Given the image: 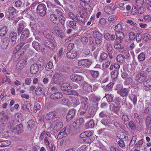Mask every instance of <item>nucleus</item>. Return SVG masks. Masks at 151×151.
I'll return each mask as SVG.
<instances>
[{
    "instance_id": "nucleus-1",
    "label": "nucleus",
    "mask_w": 151,
    "mask_h": 151,
    "mask_svg": "<svg viewBox=\"0 0 151 151\" xmlns=\"http://www.w3.org/2000/svg\"><path fill=\"white\" fill-rule=\"evenodd\" d=\"M55 11L58 17L55 14H52L50 15V19L53 23L58 24L60 22L62 24H64L65 22V19L63 17L62 12L60 10L56 9Z\"/></svg>"
},
{
    "instance_id": "nucleus-2",
    "label": "nucleus",
    "mask_w": 151,
    "mask_h": 151,
    "mask_svg": "<svg viewBox=\"0 0 151 151\" xmlns=\"http://www.w3.org/2000/svg\"><path fill=\"white\" fill-rule=\"evenodd\" d=\"M89 104L88 100L86 97L81 98V106L78 111L81 114H83L88 111Z\"/></svg>"
},
{
    "instance_id": "nucleus-3",
    "label": "nucleus",
    "mask_w": 151,
    "mask_h": 151,
    "mask_svg": "<svg viewBox=\"0 0 151 151\" xmlns=\"http://www.w3.org/2000/svg\"><path fill=\"white\" fill-rule=\"evenodd\" d=\"M147 75L144 71H141L136 75L135 80L138 83L143 82L147 77Z\"/></svg>"
},
{
    "instance_id": "nucleus-4",
    "label": "nucleus",
    "mask_w": 151,
    "mask_h": 151,
    "mask_svg": "<svg viewBox=\"0 0 151 151\" xmlns=\"http://www.w3.org/2000/svg\"><path fill=\"white\" fill-rule=\"evenodd\" d=\"M93 35L95 38V42L96 44L99 45L101 42L102 35L98 31H93Z\"/></svg>"
},
{
    "instance_id": "nucleus-5",
    "label": "nucleus",
    "mask_w": 151,
    "mask_h": 151,
    "mask_svg": "<svg viewBox=\"0 0 151 151\" xmlns=\"http://www.w3.org/2000/svg\"><path fill=\"white\" fill-rule=\"evenodd\" d=\"M25 44L24 42H22L20 43L19 44L17 45L16 46L15 49L14 51V53L15 54V56H17V59L16 60H17L19 59L22 55V54L21 52H19V50L21 49V48L24 46Z\"/></svg>"
},
{
    "instance_id": "nucleus-6",
    "label": "nucleus",
    "mask_w": 151,
    "mask_h": 151,
    "mask_svg": "<svg viewBox=\"0 0 151 151\" xmlns=\"http://www.w3.org/2000/svg\"><path fill=\"white\" fill-rule=\"evenodd\" d=\"M47 9L46 6L44 4H40L38 5L37 8V12L41 16H43L45 14Z\"/></svg>"
},
{
    "instance_id": "nucleus-7",
    "label": "nucleus",
    "mask_w": 151,
    "mask_h": 151,
    "mask_svg": "<svg viewBox=\"0 0 151 151\" xmlns=\"http://www.w3.org/2000/svg\"><path fill=\"white\" fill-rule=\"evenodd\" d=\"M2 113L3 116L0 118V126L1 127H6V123L9 118V116L7 114H4Z\"/></svg>"
},
{
    "instance_id": "nucleus-8",
    "label": "nucleus",
    "mask_w": 151,
    "mask_h": 151,
    "mask_svg": "<svg viewBox=\"0 0 151 151\" xmlns=\"http://www.w3.org/2000/svg\"><path fill=\"white\" fill-rule=\"evenodd\" d=\"M84 119L82 118L77 119L73 123V127L76 129L81 127L82 124L84 122Z\"/></svg>"
},
{
    "instance_id": "nucleus-9",
    "label": "nucleus",
    "mask_w": 151,
    "mask_h": 151,
    "mask_svg": "<svg viewBox=\"0 0 151 151\" xmlns=\"http://www.w3.org/2000/svg\"><path fill=\"white\" fill-rule=\"evenodd\" d=\"M44 44L46 47L51 49H54L56 45L55 41L53 40L51 41L49 40H46L45 41Z\"/></svg>"
},
{
    "instance_id": "nucleus-10",
    "label": "nucleus",
    "mask_w": 151,
    "mask_h": 151,
    "mask_svg": "<svg viewBox=\"0 0 151 151\" xmlns=\"http://www.w3.org/2000/svg\"><path fill=\"white\" fill-rule=\"evenodd\" d=\"M17 34L14 32H12L9 35V44L11 45H14L16 42L17 40Z\"/></svg>"
},
{
    "instance_id": "nucleus-11",
    "label": "nucleus",
    "mask_w": 151,
    "mask_h": 151,
    "mask_svg": "<svg viewBox=\"0 0 151 151\" xmlns=\"http://www.w3.org/2000/svg\"><path fill=\"white\" fill-rule=\"evenodd\" d=\"M91 64V62L88 59L78 60V65L80 66L88 68Z\"/></svg>"
},
{
    "instance_id": "nucleus-12",
    "label": "nucleus",
    "mask_w": 151,
    "mask_h": 151,
    "mask_svg": "<svg viewBox=\"0 0 151 151\" xmlns=\"http://www.w3.org/2000/svg\"><path fill=\"white\" fill-rule=\"evenodd\" d=\"M81 87L84 91H91L92 90L91 86L85 81L82 83Z\"/></svg>"
},
{
    "instance_id": "nucleus-13",
    "label": "nucleus",
    "mask_w": 151,
    "mask_h": 151,
    "mask_svg": "<svg viewBox=\"0 0 151 151\" xmlns=\"http://www.w3.org/2000/svg\"><path fill=\"white\" fill-rule=\"evenodd\" d=\"M70 78L72 81L75 82L80 81L83 79L82 76L76 74H72L70 76Z\"/></svg>"
},
{
    "instance_id": "nucleus-14",
    "label": "nucleus",
    "mask_w": 151,
    "mask_h": 151,
    "mask_svg": "<svg viewBox=\"0 0 151 151\" xmlns=\"http://www.w3.org/2000/svg\"><path fill=\"white\" fill-rule=\"evenodd\" d=\"M29 31L28 29L26 28L23 30L22 32L20 37L21 41H23L27 38L29 36Z\"/></svg>"
},
{
    "instance_id": "nucleus-15",
    "label": "nucleus",
    "mask_w": 151,
    "mask_h": 151,
    "mask_svg": "<svg viewBox=\"0 0 151 151\" xmlns=\"http://www.w3.org/2000/svg\"><path fill=\"white\" fill-rule=\"evenodd\" d=\"M116 38V41H118L120 43L122 42L123 41V39L124 37V33L122 32H119L115 33Z\"/></svg>"
},
{
    "instance_id": "nucleus-16",
    "label": "nucleus",
    "mask_w": 151,
    "mask_h": 151,
    "mask_svg": "<svg viewBox=\"0 0 151 151\" xmlns=\"http://www.w3.org/2000/svg\"><path fill=\"white\" fill-rule=\"evenodd\" d=\"M39 66L36 63L32 64L30 68V73L32 74H36L39 70Z\"/></svg>"
},
{
    "instance_id": "nucleus-17",
    "label": "nucleus",
    "mask_w": 151,
    "mask_h": 151,
    "mask_svg": "<svg viewBox=\"0 0 151 151\" xmlns=\"http://www.w3.org/2000/svg\"><path fill=\"white\" fill-rule=\"evenodd\" d=\"M33 47L37 51H44V48L42 47L39 43L36 42L34 41L32 43Z\"/></svg>"
},
{
    "instance_id": "nucleus-18",
    "label": "nucleus",
    "mask_w": 151,
    "mask_h": 151,
    "mask_svg": "<svg viewBox=\"0 0 151 151\" xmlns=\"http://www.w3.org/2000/svg\"><path fill=\"white\" fill-rule=\"evenodd\" d=\"M125 3L123 2L120 0H118L115 3V5L122 10H124L126 7Z\"/></svg>"
},
{
    "instance_id": "nucleus-19",
    "label": "nucleus",
    "mask_w": 151,
    "mask_h": 151,
    "mask_svg": "<svg viewBox=\"0 0 151 151\" xmlns=\"http://www.w3.org/2000/svg\"><path fill=\"white\" fill-rule=\"evenodd\" d=\"M128 92L129 90L128 89L125 88L120 89L117 91V93L122 97L127 96Z\"/></svg>"
},
{
    "instance_id": "nucleus-20",
    "label": "nucleus",
    "mask_w": 151,
    "mask_h": 151,
    "mask_svg": "<svg viewBox=\"0 0 151 151\" xmlns=\"http://www.w3.org/2000/svg\"><path fill=\"white\" fill-rule=\"evenodd\" d=\"M63 97L62 93L59 92H55L52 94L50 96V98L52 99H58Z\"/></svg>"
},
{
    "instance_id": "nucleus-21",
    "label": "nucleus",
    "mask_w": 151,
    "mask_h": 151,
    "mask_svg": "<svg viewBox=\"0 0 151 151\" xmlns=\"http://www.w3.org/2000/svg\"><path fill=\"white\" fill-rule=\"evenodd\" d=\"M63 126V123L62 122H57L56 125L53 128V131L54 133L58 132L62 128Z\"/></svg>"
},
{
    "instance_id": "nucleus-22",
    "label": "nucleus",
    "mask_w": 151,
    "mask_h": 151,
    "mask_svg": "<svg viewBox=\"0 0 151 151\" xmlns=\"http://www.w3.org/2000/svg\"><path fill=\"white\" fill-rule=\"evenodd\" d=\"M77 56V53L75 51H69L66 53V56L69 59H73L76 57Z\"/></svg>"
},
{
    "instance_id": "nucleus-23",
    "label": "nucleus",
    "mask_w": 151,
    "mask_h": 151,
    "mask_svg": "<svg viewBox=\"0 0 151 151\" xmlns=\"http://www.w3.org/2000/svg\"><path fill=\"white\" fill-rule=\"evenodd\" d=\"M26 63V61L22 60L19 61L16 65V68L19 70H21L23 69Z\"/></svg>"
},
{
    "instance_id": "nucleus-24",
    "label": "nucleus",
    "mask_w": 151,
    "mask_h": 151,
    "mask_svg": "<svg viewBox=\"0 0 151 151\" xmlns=\"http://www.w3.org/2000/svg\"><path fill=\"white\" fill-rule=\"evenodd\" d=\"M54 29L56 34L61 38L63 37L64 34L62 32L60 27L58 26H55L54 27Z\"/></svg>"
},
{
    "instance_id": "nucleus-25",
    "label": "nucleus",
    "mask_w": 151,
    "mask_h": 151,
    "mask_svg": "<svg viewBox=\"0 0 151 151\" xmlns=\"http://www.w3.org/2000/svg\"><path fill=\"white\" fill-rule=\"evenodd\" d=\"M61 89L63 91L70 90L71 89V87L69 83H66L62 84L60 86Z\"/></svg>"
},
{
    "instance_id": "nucleus-26",
    "label": "nucleus",
    "mask_w": 151,
    "mask_h": 151,
    "mask_svg": "<svg viewBox=\"0 0 151 151\" xmlns=\"http://www.w3.org/2000/svg\"><path fill=\"white\" fill-rule=\"evenodd\" d=\"M98 134L101 136L103 137L108 135V132L105 128L101 129L97 131Z\"/></svg>"
},
{
    "instance_id": "nucleus-27",
    "label": "nucleus",
    "mask_w": 151,
    "mask_h": 151,
    "mask_svg": "<svg viewBox=\"0 0 151 151\" xmlns=\"http://www.w3.org/2000/svg\"><path fill=\"white\" fill-rule=\"evenodd\" d=\"M75 21L76 22H79L81 23L84 24L85 23V18L79 14H78L76 16Z\"/></svg>"
},
{
    "instance_id": "nucleus-28",
    "label": "nucleus",
    "mask_w": 151,
    "mask_h": 151,
    "mask_svg": "<svg viewBox=\"0 0 151 151\" xmlns=\"http://www.w3.org/2000/svg\"><path fill=\"white\" fill-rule=\"evenodd\" d=\"M118 74V72L117 70H113L111 73V78L114 81H117Z\"/></svg>"
},
{
    "instance_id": "nucleus-29",
    "label": "nucleus",
    "mask_w": 151,
    "mask_h": 151,
    "mask_svg": "<svg viewBox=\"0 0 151 151\" xmlns=\"http://www.w3.org/2000/svg\"><path fill=\"white\" fill-rule=\"evenodd\" d=\"M57 113L55 111H53L48 113L46 116L47 119L50 120L55 117Z\"/></svg>"
},
{
    "instance_id": "nucleus-30",
    "label": "nucleus",
    "mask_w": 151,
    "mask_h": 151,
    "mask_svg": "<svg viewBox=\"0 0 151 151\" xmlns=\"http://www.w3.org/2000/svg\"><path fill=\"white\" fill-rule=\"evenodd\" d=\"M11 144V142L10 141L0 140V147H4L8 146Z\"/></svg>"
},
{
    "instance_id": "nucleus-31",
    "label": "nucleus",
    "mask_w": 151,
    "mask_h": 151,
    "mask_svg": "<svg viewBox=\"0 0 151 151\" xmlns=\"http://www.w3.org/2000/svg\"><path fill=\"white\" fill-rule=\"evenodd\" d=\"M76 111L75 109H71L69 111L66 116L67 119L68 120H70L75 115Z\"/></svg>"
},
{
    "instance_id": "nucleus-32",
    "label": "nucleus",
    "mask_w": 151,
    "mask_h": 151,
    "mask_svg": "<svg viewBox=\"0 0 151 151\" xmlns=\"http://www.w3.org/2000/svg\"><path fill=\"white\" fill-rule=\"evenodd\" d=\"M92 134V133L90 131H88L83 132L80 135V137L82 138L88 137Z\"/></svg>"
},
{
    "instance_id": "nucleus-33",
    "label": "nucleus",
    "mask_w": 151,
    "mask_h": 151,
    "mask_svg": "<svg viewBox=\"0 0 151 151\" xmlns=\"http://www.w3.org/2000/svg\"><path fill=\"white\" fill-rule=\"evenodd\" d=\"M8 32L7 27L4 26L2 27L0 29V36L1 37L5 36Z\"/></svg>"
},
{
    "instance_id": "nucleus-34",
    "label": "nucleus",
    "mask_w": 151,
    "mask_h": 151,
    "mask_svg": "<svg viewBox=\"0 0 151 151\" xmlns=\"http://www.w3.org/2000/svg\"><path fill=\"white\" fill-rule=\"evenodd\" d=\"M85 126L86 128L87 129L93 128L95 126V124L94 123L93 120L91 119L89 121L87 122L85 124Z\"/></svg>"
},
{
    "instance_id": "nucleus-35",
    "label": "nucleus",
    "mask_w": 151,
    "mask_h": 151,
    "mask_svg": "<svg viewBox=\"0 0 151 151\" xmlns=\"http://www.w3.org/2000/svg\"><path fill=\"white\" fill-rule=\"evenodd\" d=\"M43 34L45 37L47 39H49L52 37L51 32L49 29L45 30L44 31Z\"/></svg>"
},
{
    "instance_id": "nucleus-36",
    "label": "nucleus",
    "mask_w": 151,
    "mask_h": 151,
    "mask_svg": "<svg viewBox=\"0 0 151 151\" xmlns=\"http://www.w3.org/2000/svg\"><path fill=\"white\" fill-rule=\"evenodd\" d=\"M122 25L123 24L122 23H119L115 26L114 29L115 33L121 32L120 31H122L123 29Z\"/></svg>"
},
{
    "instance_id": "nucleus-37",
    "label": "nucleus",
    "mask_w": 151,
    "mask_h": 151,
    "mask_svg": "<svg viewBox=\"0 0 151 151\" xmlns=\"http://www.w3.org/2000/svg\"><path fill=\"white\" fill-rule=\"evenodd\" d=\"M23 128V125L21 124H19L14 127V130H15V132L19 134L21 133Z\"/></svg>"
},
{
    "instance_id": "nucleus-38",
    "label": "nucleus",
    "mask_w": 151,
    "mask_h": 151,
    "mask_svg": "<svg viewBox=\"0 0 151 151\" xmlns=\"http://www.w3.org/2000/svg\"><path fill=\"white\" fill-rule=\"evenodd\" d=\"M35 125V122L33 119L29 120L27 122V127L30 129H32L34 127Z\"/></svg>"
},
{
    "instance_id": "nucleus-39",
    "label": "nucleus",
    "mask_w": 151,
    "mask_h": 151,
    "mask_svg": "<svg viewBox=\"0 0 151 151\" xmlns=\"http://www.w3.org/2000/svg\"><path fill=\"white\" fill-rule=\"evenodd\" d=\"M9 42L8 43L6 39V38H4L2 40V45L1 47L3 49H5L7 48Z\"/></svg>"
},
{
    "instance_id": "nucleus-40",
    "label": "nucleus",
    "mask_w": 151,
    "mask_h": 151,
    "mask_svg": "<svg viewBox=\"0 0 151 151\" xmlns=\"http://www.w3.org/2000/svg\"><path fill=\"white\" fill-rule=\"evenodd\" d=\"M143 37L146 42H149L151 40V35L147 33H145L143 35Z\"/></svg>"
},
{
    "instance_id": "nucleus-41",
    "label": "nucleus",
    "mask_w": 151,
    "mask_h": 151,
    "mask_svg": "<svg viewBox=\"0 0 151 151\" xmlns=\"http://www.w3.org/2000/svg\"><path fill=\"white\" fill-rule=\"evenodd\" d=\"M129 97L131 100L132 102L134 105H135L137 101V96L135 95L131 94L130 95Z\"/></svg>"
},
{
    "instance_id": "nucleus-42",
    "label": "nucleus",
    "mask_w": 151,
    "mask_h": 151,
    "mask_svg": "<svg viewBox=\"0 0 151 151\" xmlns=\"http://www.w3.org/2000/svg\"><path fill=\"white\" fill-rule=\"evenodd\" d=\"M61 104L65 105L70 106L71 105L70 101L67 99H64L61 101Z\"/></svg>"
},
{
    "instance_id": "nucleus-43",
    "label": "nucleus",
    "mask_w": 151,
    "mask_h": 151,
    "mask_svg": "<svg viewBox=\"0 0 151 151\" xmlns=\"http://www.w3.org/2000/svg\"><path fill=\"white\" fill-rule=\"evenodd\" d=\"M143 12V11L142 12H140V10L139 9H137V7L136 6H134L132 8V13L133 14H135L137 13H138L139 14H141Z\"/></svg>"
},
{
    "instance_id": "nucleus-44",
    "label": "nucleus",
    "mask_w": 151,
    "mask_h": 151,
    "mask_svg": "<svg viewBox=\"0 0 151 151\" xmlns=\"http://www.w3.org/2000/svg\"><path fill=\"white\" fill-rule=\"evenodd\" d=\"M128 41L130 42L134 40L136 37L134 33L133 32H129L128 34Z\"/></svg>"
},
{
    "instance_id": "nucleus-45",
    "label": "nucleus",
    "mask_w": 151,
    "mask_h": 151,
    "mask_svg": "<svg viewBox=\"0 0 151 151\" xmlns=\"http://www.w3.org/2000/svg\"><path fill=\"white\" fill-rule=\"evenodd\" d=\"M69 24H70L69 27L72 28L75 30L77 29L78 27L76 25V23L74 21H70Z\"/></svg>"
},
{
    "instance_id": "nucleus-46",
    "label": "nucleus",
    "mask_w": 151,
    "mask_h": 151,
    "mask_svg": "<svg viewBox=\"0 0 151 151\" xmlns=\"http://www.w3.org/2000/svg\"><path fill=\"white\" fill-rule=\"evenodd\" d=\"M114 83L112 82H110L109 84L107 85L104 88V89L106 91H109L111 90L113 85Z\"/></svg>"
},
{
    "instance_id": "nucleus-47",
    "label": "nucleus",
    "mask_w": 151,
    "mask_h": 151,
    "mask_svg": "<svg viewBox=\"0 0 151 151\" xmlns=\"http://www.w3.org/2000/svg\"><path fill=\"white\" fill-rule=\"evenodd\" d=\"M143 84L144 87L148 88L151 86V79H150L144 82Z\"/></svg>"
},
{
    "instance_id": "nucleus-48",
    "label": "nucleus",
    "mask_w": 151,
    "mask_h": 151,
    "mask_svg": "<svg viewBox=\"0 0 151 151\" xmlns=\"http://www.w3.org/2000/svg\"><path fill=\"white\" fill-rule=\"evenodd\" d=\"M61 74L57 73H55L53 76L52 80L54 82H55L61 76Z\"/></svg>"
},
{
    "instance_id": "nucleus-49",
    "label": "nucleus",
    "mask_w": 151,
    "mask_h": 151,
    "mask_svg": "<svg viewBox=\"0 0 151 151\" xmlns=\"http://www.w3.org/2000/svg\"><path fill=\"white\" fill-rule=\"evenodd\" d=\"M107 57L108 55L106 53H103L101 55L99 60L100 62H102L105 60Z\"/></svg>"
},
{
    "instance_id": "nucleus-50",
    "label": "nucleus",
    "mask_w": 151,
    "mask_h": 151,
    "mask_svg": "<svg viewBox=\"0 0 151 151\" xmlns=\"http://www.w3.org/2000/svg\"><path fill=\"white\" fill-rule=\"evenodd\" d=\"M72 103L73 106L75 107L80 104L79 101L78 99L75 98H73L72 99Z\"/></svg>"
},
{
    "instance_id": "nucleus-51",
    "label": "nucleus",
    "mask_w": 151,
    "mask_h": 151,
    "mask_svg": "<svg viewBox=\"0 0 151 151\" xmlns=\"http://www.w3.org/2000/svg\"><path fill=\"white\" fill-rule=\"evenodd\" d=\"M106 98L108 102H110L113 101L114 96L113 95L107 94L106 96Z\"/></svg>"
},
{
    "instance_id": "nucleus-52",
    "label": "nucleus",
    "mask_w": 151,
    "mask_h": 151,
    "mask_svg": "<svg viewBox=\"0 0 151 151\" xmlns=\"http://www.w3.org/2000/svg\"><path fill=\"white\" fill-rule=\"evenodd\" d=\"M91 76L94 78H96L99 76V73L98 71L92 70L91 71Z\"/></svg>"
},
{
    "instance_id": "nucleus-53",
    "label": "nucleus",
    "mask_w": 151,
    "mask_h": 151,
    "mask_svg": "<svg viewBox=\"0 0 151 151\" xmlns=\"http://www.w3.org/2000/svg\"><path fill=\"white\" fill-rule=\"evenodd\" d=\"M124 57L122 55H118L116 58V60L118 62L121 63L124 60Z\"/></svg>"
},
{
    "instance_id": "nucleus-54",
    "label": "nucleus",
    "mask_w": 151,
    "mask_h": 151,
    "mask_svg": "<svg viewBox=\"0 0 151 151\" xmlns=\"http://www.w3.org/2000/svg\"><path fill=\"white\" fill-rule=\"evenodd\" d=\"M41 109L40 104L38 102H36L35 104V106L34 107V109L35 112Z\"/></svg>"
},
{
    "instance_id": "nucleus-55",
    "label": "nucleus",
    "mask_w": 151,
    "mask_h": 151,
    "mask_svg": "<svg viewBox=\"0 0 151 151\" xmlns=\"http://www.w3.org/2000/svg\"><path fill=\"white\" fill-rule=\"evenodd\" d=\"M63 130H62L61 132H60L57 136V138L58 139H61L63 137H65L67 136L66 134H65Z\"/></svg>"
},
{
    "instance_id": "nucleus-56",
    "label": "nucleus",
    "mask_w": 151,
    "mask_h": 151,
    "mask_svg": "<svg viewBox=\"0 0 151 151\" xmlns=\"http://www.w3.org/2000/svg\"><path fill=\"white\" fill-rule=\"evenodd\" d=\"M53 66V63L52 62L49 61L45 67V68L47 71H49L52 68Z\"/></svg>"
},
{
    "instance_id": "nucleus-57",
    "label": "nucleus",
    "mask_w": 151,
    "mask_h": 151,
    "mask_svg": "<svg viewBox=\"0 0 151 151\" xmlns=\"http://www.w3.org/2000/svg\"><path fill=\"white\" fill-rule=\"evenodd\" d=\"M122 120L124 122L125 124H127L129 121V118L128 115L124 114L122 116Z\"/></svg>"
},
{
    "instance_id": "nucleus-58",
    "label": "nucleus",
    "mask_w": 151,
    "mask_h": 151,
    "mask_svg": "<svg viewBox=\"0 0 151 151\" xmlns=\"http://www.w3.org/2000/svg\"><path fill=\"white\" fill-rule=\"evenodd\" d=\"M42 92V88L40 87H38L35 90V93L37 95H41Z\"/></svg>"
},
{
    "instance_id": "nucleus-59",
    "label": "nucleus",
    "mask_w": 151,
    "mask_h": 151,
    "mask_svg": "<svg viewBox=\"0 0 151 151\" xmlns=\"http://www.w3.org/2000/svg\"><path fill=\"white\" fill-rule=\"evenodd\" d=\"M138 59L140 61H143L145 59V55L143 53H141L138 56Z\"/></svg>"
},
{
    "instance_id": "nucleus-60",
    "label": "nucleus",
    "mask_w": 151,
    "mask_h": 151,
    "mask_svg": "<svg viewBox=\"0 0 151 151\" xmlns=\"http://www.w3.org/2000/svg\"><path fill=\"white\" fill-rule=\"evenodd\" d=\"M132 81V79L130 77H129L126 78L124 81V83L126 85L131 84Z\"/></svg>"
},
{
    "instance_id": "nucleus-61",
    "label": "nucleus",
    "mask_w": 151,
    "mask_h": 151,
    "mask_svg": "<svg viewBox=\"0 0 151 151\" xmlns=\"http://www.w3.org/2000/svg\"><path fill=\"white\" fill-rule=\"evenodd\" d=\"M129 127L133 130H135V129L136 126L134 123L132 121H131L129 122Z\"/></svg>"
},
{
    "instance_id": "nucleus-62",
    "label": "nucleus",
    "mask_w": 151,
    "mask_h": 151,
    "mask_svg": "<svg viewBox=\"0 0 151 151\" xmlns=\"http://www.w3.org/2000/svg\"><path fill=\"white\" fill-rule=\"evenodd\" d=\"M121 45L120 42L118 41H116V40L114 44V46L115 48L118 49L121 47Z\"/></svg>"
},
{
    "instance_id": "nucleus-63",
    "label": "nucleus",
    "mask_w": 151,
    "mask_h": 151,
    "mask_svg": "<svg viewBox=\"0 0 151 151\" xmlns=\"http://www.w3.org/2000/svg\"><path fill=\"white\" fill-rule=\"evenodd\" d=\"M110 64V62L109 61H108L105 63H104L102 65V69H104L106 68H108L109 65Z\"/></svg>"
},
{
    "instance_id": "nucleus-64",
    "label": "nucleus",
    "mask_w": 151,
    "mask_h": 151,
    "mask_svg": "<svg viewBox=\"0 0 151 151\" xmlns=\"http://www.w3.org/2000/svg\"><path fill=\"white\" fill-rule=\"evenodd\" d=\"M137 139V137L136 136H134L131 139L130 142L129 143V145L132 146L135 143Z\"/></svg>"
}]
</instances>
